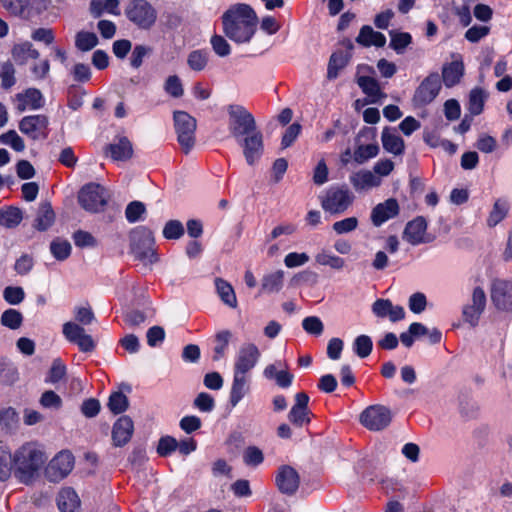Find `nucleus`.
Masks as SVG:
<instances>
[{
  "instance_id": "37",
  "label": "nucleus",
  "mask_w": 512,
  "mask_h": 512,
  "mask_svg": "<svg viewBox=\"0 0 512 512\" xmlns=\"http://www.w3.org/2000/svg\"><path fill=\"white\" fill-rule=\"evenodd\" d=\"M90 12L94 17H99L103 13L118 16L120 15L119 0H92Z\"/></svg>"
},
{
  "instance_id": "26",
  "label": "nucleus",
  "mask_w": 512,
  "mask_h": 512,
  "mask_svg": "<svg viewBox=\"0 0 512 512\" xmlns=\"http://www.w3.org/2000/svg\"><path fill=\"white\" fill-rule=\"evenodd\" d=\"M134 424L130 417L122 416L114 424L112 440L115 446H123L129 442L133 435Z\"/></svg>"
},
{
  "instance_id": "63",
  "label": "nucleus",
  "mask_w": 512,
  "mask_h": 512,
  "mask_svg": "<svg viewBox=\"0 0 512 512\" xmlns=\"http://www.w3.org/2000/svg\"><path fill=\"white\" fill-rule=\"evenodd\" d=\"M39 402L42 407L47 409H59L62 406L61 397L52 390L45 391Z\"/></svg>"
},
{
  "instance_id": "59",
  "label": "nucleus",
  "mask_w": 512,
  "mask_h": 512,
  "mask_svg": "<svg viewBox=\"0 0 512 512\" xmlns=\"http://www.w3.org/2000/svg\"><path fill=\"white\" fill-rule=\"evenodd\" d=\"M310 261V257L304 252H290L284 258V265L289 268H297L307 264Z\"/></svg>"
},
{
  "instance_id": "29",
  "label": "nucleus",
  "mask_w": 512,
  "mask_h": 512,
  "mask_svg": "<svg viewBox=\"0 0 512 512\" xmlns=\"http://www.w3.org/2000/svg\"><path fill=\"white\" fill-rule=\"evenodd\" d=\"M57 506L60 512H77L80 508L79 496L72 488H63L58 494Z\"/></svg>"
},
{
  "instance_id": "9",
  "label": "nucleus",
  "mask_w": 512,
  "mask_h": 512,
  "mask_svg": "<svg viewBox=\"0 0 512 512\" xmlns=\"http://www.w3.org/2000/svg\"><path fill=\"white\" fill-rule=\"evenodd\" d=\"M360 423L370 431H381L392 421L391 410L383 405H371L359 416Z\"/></svg>"
},
{
  "instance_id": "47",
  "label": "nucleus",
  "mask_w": 512,
  "mask_h": 512,
  "mask_svg": "<svg viewBox=\"0 0 512 512\" xmlns=\"http://www.w3.org/2000/svg\"><path fill=\"white\" fill-rule=\"evenodd\" d=\"M231 333L229 331H221L216 335V345L214 347L213 360L219 361L222 359L229 345Z\"/></svg>"
},
{
  "instance_id": "58",
  "label": "nucleus",
  "mask_w": 512,
  "mask_h": 512,
  "mask_svg": "<svg viewBox=\"0 0 512 512\" xmlns=\"http://www.w3.org/2000/svg\"><path fill=\"white\" fill-rule=\"evenodd\" d=\"M2 7L14 16L22 15L29 5V0H0Z\"/></svg>"
},
{
  "instance_id": "24",
  "label": "nucleus",
  "mask_w": 512,
  "mask_h": 512,
  "mask_svg": "<svg viewBox=\"0 0 512 512\" xmlns=\"http://www.w3.org/2000/svg\"><path fill=\"white\" fill-rule=\"evenodd\" d=\"M426 230L427 223L425 219L417 217L406 225L403 238L412 245L427 242Z\"/></svg>"
},
{
  "instance_id": "40",
  "label": "nucleus",
  "mask_w": 512,
  "mask_h": 512,
  "mask_svg": "<svg viewBox=\"0 0 512 512\" xmlns=\"http://www.w3.org/2000/svg\"><path fill=\"white\" fill-rule=\"evenodd\" d=\"M488 94L481 88H474L469 95L468 110L472 115H479L484 109Z\"/></svg>"
},
{
  "instance_id": "30",
  "label": "nucleus",
  "mask_w": 512,
  "mask_h": 512,
  "mask_svg": "<svg viewBox=\"0 0 512 512\" xmlns=\"http://www.w3.org/2000/svg\"><path fill=\"white\" fill-rule=\"evenodd\" d=\"M381 141L383 148L391 154L401 155L404 152L405 144L403 139L388 127L383 129Z\"/></svg>"
},
{
  "instance_id": "43",
  "label": "nucleus",
  "mask_w": 512,
  "mask_h": 512,
  "mask_svg": "<svg viewBox=\"0 0 512 512\" xmlns=\"http://www.w3.org/2000/svg\"><path fill=\"white\" fill-rule=\"evenodd\" d=\"M357 83L363 92L371 98L372 102H376L379 99L381 91L378 82L374 78L359 76Z\"/></svg>"
},
{
  "instance_id": "17",
  "label": "nucleus",
  "mask_w": 512,
  "mask_h": 512,
  "mask_svg": "<svg viewBox=\"0 0 512 512\" xmlns=\"http://www.w3.org/2000/svg\"><path fill=\"white\" fill-rule=\"evenodd\" d=\"M349 181L356 192H367L380 187L382 184L379 176L368 169H360L352 173L349 176Z\"/></svg>"
},
{
  "instance_id": "8",
  "label": "nucleus",
  "mask_w": 512,
  "mask_h": 512,
  "mask_svg": "<svg viewBox=\"0 0 512 512\" xmlns=\"http://www.w3.org/2000/svg\"><path fill=\"white\" fill-rule=\"evenodd\" d=\"M108 197L109 195L104 187L99 184L90 183L80 190L78 200L86 211L96 213L104 208Z\"/></svg>"
},
{
  "instance_id": "7",
  "label": "nucleus",
  "mask_w": 512,
  "mask_h": 512,
  "mask_svg": "<svg viewBox=\"0 0 512 512\" xmlns=\"http://www.w3.org/2000/svg\"><path fill=\"white\" fill-rule=\"evenodd\" d=\"M353 199L347 188L331 187L321 196V206L329 213L340 214L349 208Z\"/></svg>"
},
{
  "instance_id": "33",
  "label": "nucleus",
  "mask_w": 512,
  "mask_h": 512,
  "mask_svg": "<svg viewBox=\"0 0 512 512\" xmlns=\"http://www.w3.org/2000/svg\"><path fill=\"white\" fill-rule=\"evenodd\" d=\"M356 41L366 47H383L386 43V37L382 33L374 31L370 26H363Z\"/></svg>"
},
{
  "instance_id": "53",
  "label": "nucleus",
  "mask_w": 512,
  "mask_h": 512,
  "mask_svg": "<svg viewBox=\"0 0 512 512\" xmlns=\"http://www.w3.org/2000/svg\"><path fill=\"white\" fill-rule=\"evenodd\" d=\"M1 143L10 146L15 151L21 152L25 149L23 139L14 130H9L0 136Z\"/></svg>"
},
{
  "instance_id": "54",
  "label": "nucleus",
  "mask_w": 512,
  "mask_h": 512,
  "mask_svg": "<svg viewBox=\"0 0 512 512\" xmlns=\"http://www.w3.org/2000/svg\"><path fill=\"white\" fill-rule=\"evenodd\" d=\"M263 460V452L256 446H248L243 452V462L247 466H258Z\"/></svg>"
},
{
  "instance_id": "6",
  "label": "nucleus",
  "mask_w": 512,
  "mask_h": 512,
  "mask_svg": "<svg viewBox=\"0 0 512 512\" xmlns=\"http://www.w3.org/2000/svg\"><path fill=\"white\" fill-rule=\"evenodd\" d=\"M127 18L141 29L151 28L157 19V11L147 0H132L126 8Z\"/></svg>"
},
{
  "instance_id": "15",
  "label": "nucleus",
  "mask_w": 512,
  "mask_h": 512,
  "mask_svg": "<svg viewBox=\"0 0 512 512\" xmlns=\"http://www.w3.org/2000/svg\"><path fill=\"white\" fill-rule=\"evenodd\" d=\"M441 88V82L438 74H431L425 78L417 88L414 101L418 105H426L432 102L438 95Z\"/></svg>"
},
{
  "instance_id": "50",
  "label": "nucleus",
  "mask_w": 512,
  "mask_h": 512,
  "mask_svg": "<svg viewBox=\"0 0 512 512\" xmlns=\"http://www.w3.org/2000/svg\"><path fill=\"white\" fill-rule=\"evenodd\" d=\"M22 321V314L15 309L6 310L1 316L2 325L13 330L18 329L21 326Z\"/></svg>"
},
{
  "instance_id": "22",
  "label": "nucleus",
  "mask_w": 512,
  "mask_h": 512,
  "mask_svg": "<svg viewBox=\"0 0 512 512\" xmlns=\"http://www.w3.org/2000/svg\"><path fill=\"white\" fill-rule=\"evenodd\" d=\"M14 103L19 112L36 110L42 107L43 96L38 89L29 88L24 92L18 93L15 96Z\"/></svg>"
},
{
  "instance_id": "60",
  "label": "nucleus",
  "mask_w": 512,
  "mask_h": 512,
  "mask_svg": "<svg viewBox=\"0 0 512 512\" xmlns=\"http://www.w3.org/2000/svg\"><path fill=\"white\" fill-rule=\"evenodd\" d=\"M164 90L172 97L178 98L183 95V86L181 80L176 75H170L164 83Z\"/></svg>"
},
{
  "instance_id": "2",
  "label": "nucleus",
  "mask_w": 512,
  "mask_h": 512,
  "mask_svg": "<svg viewBox=\"0 0 512 512\" xmlns=\"http://www.w3.org/2000/svg\"><path fill=\"white\" fill-rule=\"evenodd\" d=\"M223 32L233 42L247 43L253 37L257 16L246 4H237L228 9L222 16Z\"/></svg>"
},
{
  "instance_id": "23",
  "label": "nucleus",
  "mask_w": 512,
  "mask_h": 512,
  "mask_svg": "<svg viewBox=\"0 0 512 512\" xmlns=\"http://www.w3.org/2000/svg\"><path fill=\"white\" fill-rule=\"evenodd\" d=\"M372 311L377 317H388L390 321L397 322L405 317L402 306L393 305L388 299H378L372 305Z\"/></svg>"
},
{
  "instance_id": "32",
  "label": "nucleus",
  "mask_w": 512,
  "mask_h": 512,
  "mask_svg": "<svg viewBox=\"0 0 512 512\" xmlns=\"http://www.w3.org/2000/svg\"><path fill=\"white\" fill-rule=\"evenodd\" d=\"M12 57L18 64L24 65L29 60L37 59L39 52L33 47L31 42L24 41L14 45Z\"/></svg>"
},
{
  "instance_id": "64",
  "label": "nucleus",
  "mask_w": 512,
  "mask_h": 512,
  "mask_svg": "<svg viewBox=\"0 0 512 512\" xmlns=\"http://www.w3.org/2000/svg\"><path fill=\"white\" fill-rule=\"evenodd\" d=\"M1 84L4 88H10L15 84V69L9 62H5L0 68Z\"/></svg>"
},
{
  "instance_id": "25",
  "label": "nucleus",
  "mask_w": 512,
  "mask_h": 512,
  "mask_svg": "<svg viewBox=\"0 0 512 512\" xmlns=\"http://www.w3.org/2000/svg\"><path fill=\"white\" fill-rule=\"evenodd\" d=\"M276 484L282 493L293 494L298 489L299 476L292 467L283 466L276 476Z\"/></svg>"
},
{
  "instance_id": "61",
  "label": "nucleus",
  "mask_w": 512,
  "mask_h": 512,
  "mask_svg": "<svg viewBox=\"0 0 512 512\" xmlns=\"http://www.w3.org/2000/svg\"><path fill=\"white\" fill-rule=\"evenodd\" d=\"M25 297V292L22 287L8 286L3 291V298L11 305L20 304Z\"/></svg>"
},
{
  "instance_id": "3",
  "label": "nucleus",
  "mask_w": 512,
  "mask_h": 512,
  "mask_svg": "<svg viewBox=\"0 0 512 512\" xmlns=\"http://www.w3.org/2000/svg\"><path fill=\"white\" fill-rule=\"evenodd\" d=\"M227 113L228 129L236 141L258 130L254 116L244 106L229 105Z\"/></svg>"
},
{
  "instance_id": "4",
  "label": "nucleus",
  "mask_w": 512,
  "mask_h": 512,
  "mask_svg": "<svg viewBox=\"0 0 512 512\" xmlns=\"http://www.w3.org/2000/svg\"><path fill=\"white\" fill-rule=\"evenodd\" d=\"M153 233L145 228L139 227L132 232L131 250L134 256L144 264H154L158 261V256L154 247Z\"/></svg>"
},
{
  "instance_id": "49",
  "label": "nucleus",
  "mask_w": 512,
  "mask_h": 512,
  "mask_svg": "<svg viewBox=\"0 0 512 512\" xmlns=\"http://www.w3.org/2000/svg\"><path fill=\"white\" fill-rule=\"evenodd\" d=\"M71 244L67 240L56 239L50 245V251L57 260H65L71 254Z\"/></svg>"
},
{
  "instance_id": "11",
  "label": "nucleus",
  "mask_w": 512,
  "mask_h": 512,
  "mask_svg": "<svg viewBox=\"0 0 512 512\" xmlns=\"http://www.w3.org/2000/svg\"><path fill=\"white\" fill-rule=\"evenodd\" d=\"M74 467V458L70 452L62 451L53 457L45 468V476L51 482L65 478Z\"/></svg>"
},
{
  "instance_id": "13",
  "label": "nucleus",
  "mask_w": 512,
  "mask_h": 512,
  "mask_svg": "<svg viewBox=\"0 0 512 512\" xmlns=\"http://www.w3.org/2000/svg\"><path fill=\"white\" fill-rule=\"evenodd\" d=\"M486 306V294L483 288L476 286L473 288L470 301L464 305L462 315L465 322L471 326L477 325L481 314Z\"/></svg>"
},
{
  "instance_id": "35",
  "label": "nucleus",
  "mask_w": 512,
  "mask_h": 512,
  "mask_svg": "<svg viewBox=\"0 0 512 512\" xmlns=\"http://www.w3.org/2000/svg\"><path fill=\"white\" fill-rule=\"evenodd\" d=\"M215 288L221 301L230 308L237 307V297L232 285L222 278L215 279Z\"/></svg>"
},
{
  "instance_id": "27",
  "label": "nucleus",
  "mask_w": 512,
  "mask_h": 512,
  "mask_svg": "<svg viewBox=\"0 0 512 512\" xmlns=\"http://www.w3.org/2000/svg\"><path fill=\"white\" fill-rule=\"evenodd\" d=\"M464 74V63L460 55H453L451 63L443 66L442 77L447 87H452L459 83Z\"/></svg>"
},
{
  "instance_id": "56",
  "label": "nucleus",
  "mask_w": 512,
  "mask_h": 512,
  "mask_svg": "<svg viewBox=\"0 0 512 512\" xmlns=\"http://www.w3.org/2000/svg\"><path fill=\"white\" fill-rule=\"evenodd\" d=\"M358 227V219L356 217H348L336 221L332 225L333 231L338 235H343L356 230Z\"/></svg>"
},
{
  "instance_id": "28",
  "label": "nucleus",
  "mask_w": 512,
  "mask_h": 512,
  "mask_svg": "<svg viewBox=\"0 0 512 512\" xmlns=\"http://www.w3.org/2000/svg\"><path fill=\"white\" fill-rule=\"evenodd\" d=\"M250 393V377L233 375L230 392L229 403L232 407H236L246 395Z\"/></svg>"
},
{
  "instance_id": "41",
  "label": "nucleus",
  "mask_w": 512,
  "mask_h": 512,
  "mask_svg": "<svg viewBox=\"0 0 512 512\" xmlns=\"http://www.w3.org/2000/svg\"><path fill=\"white\" fill-rule=\"evenodd\" d=\"M379 154V146L376 143L359 145L353 153V159L358 164H364Z\"/></svg>"
},
{
  "instance_id": "5",
  "label": "nucleus",
  "mask_w": 512,
  "mask_h": 512,
  "mask_svg": "<svg viewBox=\"0 0 512 512\" xmlns=\"http://www.w3.org/2000/svg\"><path fill=\"white\" fill-rule=\"evenodd\" d=\"M173 118L178 142L183 151L188 153L195 143L196 120L184 111H175Z\"/></svg>"
},
{
  "instance_id": "57",
  "label": "nucleus",
  "mask_w": 512,
  "mask_h": 512,
  "mask_svg": "<svg viewBox=\"0 0 512 512\" xmlns=\"http://www.w3.org/2000/svg\"><path fill=\"white\" fill-rule=\"evenodd\" d=\"M213 51L219 57H226L231 53V46L227 40L221 35H213L210 39Z\"/></svg>"
},
{
  "instance_id": "48",
  "label": "nucleus",
  "mask_w": 512,
  "mask_h": 512,
  "mask_svg": "<svg viewBox=\"0 0 512 512\" xmlns=\"http://www.w3.org/2000/svg\"><path fill=\"white\" fill-rule=\"evenodd\" d=\"M373 343L369 336L360 335L353 342V351L360 357L366 358L372 351Z\"/></svg>"
},
{
  "instance_id": "62",
  "label": "nucleus",
  "mask_w": 512,
  "mask_h": 512,
  "mask_svg": "<svg viewBox=\"0 0 512 512\" xmlns=\"http://www.w3.org/2000/svg\"><path fill=\"white\" fill-rule=\"evenodd\" d=\"M184 234V227L178 220L168 221L163 228V236L166 239H179Z\"/></svg>"
},
{
  "instance_id": "36",
  "label": "nucleus",
  "mask_w": 512,
  "mask_h": 512,
  "mask_svg": "<svg viewBox=\"0 0 512 512\" xmlns=\"http://www.w3.org/2000/svg\"><path fill=\"white\" fill-rule=\"evenodd\" d=\"M110 156L115 161H126L131 158L133 149L127 138H120L117 142L109 145Z\"/></svg>"
},
{
  "instance_id": "19",
  "label": "nucleus",
  "mask_w": 512,
  "mask_h": 512,
  "mask_svg": "<svg viewBox=\"0 0 512 512\" xmlns=\"http://www.w3.org/2000/svg\"><path fill=\"white\" fill-rule=\"evenodd\" d=\"M491 298L499 309H512V282L506 280L494 281Z\"/></svg>"
},
{
  "instance_id": "31",
  "label": "nucleus",
  "mask_w": 512,
  "mask_h": 512,
  "mask_svg": "<svg viewBox=\"0 0 512 512\" xmlns=\"http://www.w3.org/2000/svg\"><path fill=\"white\" fill-rule=\"evenodd\" d=\"M314 259L316 264L329 267L333 270H342L346 265L345 259L337 256L327 248L319 250Z\"/></svg>"
},
{
  "instance_id": "39",
  "label": "nucleus",
  "mask_w": 512,
  "mask_h": 512,
  "mask_svg": "<svg viewBox=\"0 0 512 512\" xmlns=\"http://www.w3.org/2000/svg\"><path fill=\"white\" fill-rule=\"evenodd\" d=\"M55 214L49 203H43L40 205L36 219L35 227L38 230L48 229L54 222Z\"/></svg>"
},
{
  "instance_id": "55",
  "label": "nucleus",
  "mask_w": 512,
  "mask_h": 512,
  "mask_svg": "<svg viewBox=\"0 0 512 512\" xmlns=\"http://www.w3.org/2000/svg\"><path fill=\"white\" fill-rule=\"evenodd\" d=\"M348 59L343 53H334L329 61L328 77L330 79L336 78L338 72L345 67Z\"/></svg>"
},
{
  "instance_id": "46",
  "label": "nucleus",
  "mask_w": 512,
  "mask_h": 512,
  "mask_svg": "<svg viewBox=\"0 0 512 512\" xmlns=\"http://www.w3.org/2000/svg\"><path fill=\"white\" fill-rule=\"evenodd\" d=\"M188 66L194 71H202L208 64V53L203 50H194L187 57Z\"/></svg>"
},
{
  "instance_id": "42",
  "label": "nucleus",
  "mask_w": 512,
  "mask_h": 512,
  "mask_svg": "<svg viewBox=\"0 0 512 512\" xmlns=\"http://www.w3.org/2000/svg\"><path fill=\"white\" fill-rule=\"evenodd\" d=\"M23 216L20 209L9 207L0 210V225L5 228H15L22 221Z\"/></svg>"
},
{
  "instance_id": "20",
  "label": "nucleus",
  "mask_w": 512,
  "mask_h": 512,
  "mask_svg": "<svg viewBox=\"0 0 512 512\" xmlns=\"http://www.w3.org/2000/svg\"><path fill=\"white\" fill-rule=\"evenodd\" d=\"M263 375L268 380H274L281 388H288L293 381V374L288 371L287 365L282 361H276L267 365L263 370Z\"/></svg>"
},
{
  "instance_id": "12",
  "label": "nucleus",
  "mask_w": 512,
  "mask_h": 512,
  "mask_svg": "<svg viewBox=\"0 0 512 512\" xmlns=\"http://www.w3.org/2000/svg\"><path fill=\"white\" fill-rule=\"evenodd\" d=\"M62 333L67 341L76 344L82 352H90L95 348L92 336L87 334L83 326L76 322H65L62 326Z\"/></svg>"
},
{
  "instance_id": "44",
  "label": "nucleus",
  "mask_w": 512,
  "mask_h": 512,
  "mask_svg": "<svg viewBox=\"0 0 512 512\" xmlns=\"http://www.w3.org/2000/svg\"><path fill=\"white\" fill-rule=\"evenodd\" d=\"M390 37V47L398 54H402L412 41L411 35L407 32L391 31Z\"/></svg>"
},
{
  "instance_id": "52",
  "label": "nucleus",
  "mask_w": 512,
  "mask_h": 512,
  "mask_svg": "<svg viewBox=\"0 0 512 512\" xmlns=\"http://www.w3.org/2000/svg\"><path fill=\"white\" fill-rule=\"evenodd\" d=\"M302 328L310 335L320 336L324 331V324L317 316H308L302 320Z\"/></svg>"
},
{
  "instance_id": "16",
  "label": "nucleus",
  "mask_w": 512,
  "mask_h": 512,
  "mask_svg": "<svg viewBox=\"0 0 512 512\" xmlns=\"http://www.w3.org/2000/svg\"><path fill=\"white\" fill-rule=\"evenodd\" d=\"M309 396L304 392L295 395V403L288 413L289 421L296 427H303L310 422V410L308 408Z\"/></svg>"
},
{
  "instance_id": "1",
  "label": "nucleus",
  "mask_w": 512,
  "mask_h": 512,
  "mask_svg": "<svg viewBox=\"0 0 512 512\" xmlns=\"http://www.w3.org/2000/svg\"><path fill=\"white\" fill-rule=\"evenodd\" d=\"M47 458L36 442H26L13 453L0 450V481L14 476L20 483L31 484L38 479Z\"/></svg>"
},
{
  "instance_id": "45",
  "label": "nucleus",
  "mask_w": 512,
  "mask_h": 512,
  "mask_svg": "<svg viewBox=\"0 0 512 512\" xmlns=\"http://www.w3.org/2000/svg\"><path fill=\"white\" fill-rule=\"evenodd\" d=\"M98 44V38L93 32L81 31L77 33L75 45L81 51H90Z\"/></svg>"
},
{
  "instance_id": "14",
  "label": "nucleus",
  "mask_w": 512,
  "mask_h": 512,
  "mask_svg": "<svg viewBox=\"0 0 512 512\" xmlns=\"http://www.w3.org/2000/svg\"><path fill=\"white\" fill-rule=\"evenodd\" d=\"M237 143L242 147L243 155L249 165H254L261 158L264 151V142L260 130L237 140Z\"/></svg>"
},
{
  "instance_id": "18",
  "label": "nucleus",
  "mask_w": 512,
  "mask_h": 512,
  "mask_svg": "<svg viewBox=\"0 0 512 512\" xmlns=\"http://www.w3.org/2000/svg\"><path fill=\"white\" fill-rule=\"evenodd\" d=\"M48 119L43 115L24 117L19 123V130L33 140L45 137Z\"/></svg>"
},
{
  "instance_id": "34",
  "label": "nucleus",
  "mask_w": 512,
  "mask_h": 512,
  "mask_svg": "<svg viewBox=\"0 0 512 512\" xmlns=\"http://www.w3.org/2000/svg\"><path fill=\"white\" fill-rule=\"evenodd\" d=\"M510 209L509 201L505 198H498L495 200L493 207L487 218V225L495 227L502 222L508 215Z\"/></svg>"
},
{
  "instance_id": "51",
  "label": "nucleus",
  "mask_w": 512,
  "mask_h": 512,
  "mask_svg": "<svg viewBox=\"0 0 512 512\" xmlns=\"http://www.w3.org/2000/svg\"><path fill=\"white\" fill-rule=\"evenodd\" d=\"M108 407L114 414L124 412L128 407V399L122 392H114L110 395Z\"/></svg>"
},
{
  "instance_id": "38",
  "label": "nucleus",
  "mask_w": 512,
  "mask_h": 512,
  "mask_svg": "<svg viewBox=\"0 0 512 512\" xmlns=\"http://www.w3.org/2000/svg\"><path fill=\"white\" fill-rule=\"evenodd\" d=\"M284 276L283 270L266 274L262 279V290L266 293H278L283 287Z\"/></svg>"
},
{
  "instance_id": "21",
  "label": "nucleus",
  "mask_w": 512,
  "mask_h": 512,
  "mask_svg": "<svg viewBox=\"0 0 512 512\" xmlns=\"http://www.w3.org/2000/svg\"><path fill=\"white\" fill-rule=\"evenodd\" d=\"M399 213L398 202L393 199L377 204L371 211V221L374 226L379 227Z\"/></svg>"
},
{
  "instance_id": "10",
  "label": "nucleus",
  "mask_w": 512,
  "mask_h": 512,
  "mask_svg": "<svg viewBox=\"0 0 512 512\" xmlns=\"http://www.w3.org/2000/svg\"><path fill=\"white\" fill-rule=\"evenodd\" d=\"M260 356L261 352L255 344L242 345L234 359L233 375L250 377L249 373L259 362Z\"/></svg>"
}]
</instances>
